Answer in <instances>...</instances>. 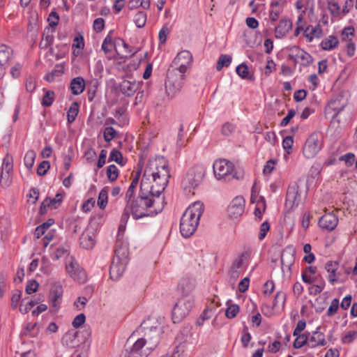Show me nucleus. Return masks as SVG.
Instances as JSON below:
<instances>
[{
    "label": "nucleus",
    "instance_id": "obj_8",
    "mask_svg": "<svg viewBox=\"0 0 357 357\" xmlns=\"http://www.w3.org/2000/svg\"><path fill=\"white\" fill-rule=\"evenodd\" d=\"M321 149L320 135L314 132L306 139L303 147V153L306 158H312L319 153Z\"/></svg>",
    "mask_w": 357,
    "mask_h": 357
},
{
    "label": "nucleus",
    "instance_id": "obj_59",
    "mask_svg": "<svg viewBox=\"0 0 357 357\" xmlns=\"http://www.w3.org/2000/svg\"><path fill=\"white\" fill-rule=\"evenodd\" d=\"M38 286L39 284L36 280H30L26 286L25 291L26 294H31L37 291Z\"/></svg>",
    "mask_w": 357,
    "mask_h": 357
},
{
    "label": "nucleus",
    "instance_id": "obj_33",
    "mask_svg": "<svg viewBox=\"0 0 357 357\" xmlns=\"http://www.w3.org/2000/svg\"><path fill=\"white\" fill-rule=\"evenodd\" d=\"M113 48H116V44L112 40L111 32L105 38L102 44V50L105 54L109 53L112 51Z\"/></svg>",
    "mask_w": 357,
    "mask_h": 357
},
{
    "label": "nucleus",
    "instance_id": "obj_12",
    "mask_svg": "<svg viewBox=\"0 0 357 357\" xmlns=\"http://www.w3.org/2000/svg\"><path fill=\"white\" fill-rule=\"evenodd\" d=\"M66 269L73 280L80 284H84L86 282V273L77 261L71 260L68 264H66Z\"/></svg>",
    "mask_w": 357,
    "mask_h": 357
},
{
    "label": "nucleus",
    "instance_id": "obj_17",
    "mask_svg": "<svg viewBox=\"0 0 357 357\" xmlns=\"http://www.w3.org/2000/svg\"><path fill=\"white\" fill-rule=\"evenodd\" d=\"M205 168L203 165H197L190 168L187 174L189 183L192 185H197L205 175Z\"/></svg>",
    "mask_w": 357,
    "mask_h": 357
},
{
    "label": "nucleus",
    "instance_id": "obj_39",
    "mask_svg": "<svg viewBox=\"0 0 357 357\" xmlns=\"http://www.w3.org/2000/svg\"><path fill=\"white\" fill-rule=\"evenodd\" d=\"M296 338L294 342V347L296 349L301 348L305 344H307L309 347V336H307L305 333L298 334L296 335Z\"/></svg>",
    "mask_w": 357,
    "mask_h": 357
},
{
    "label": "nucleus",
    "instance_id": "obj_11",
    "mask_svg": "<svg viewBox=\"0 0 357 357\" xmlns=\"http://www.w3.org/2000/svg\"><path fill=\"white\" fill-rule=\"evenodd\" d=\"M347 102L342 96L333 98L325 108V114L334 119L347 106Z\"/></svg>",
    "mask_w": 357,
    "mask_h": 357
},
{
    "label": "nucleus",
    "instance_id": "obj_29",
    "mask_svg": "<svg viewBox=\"0 0 357 357\" xmlns=\"http://www.w3.org/2000/svg\"><path fill=\"white\" fill-rule=\"evenodd\" d=\"M70 88L73 95L81 94L85 89V81L82 77L73 78L70 82Z\"/></svg>",
    "mask_w": 357,
    "mask_h": 357
},
{
    "label": "nucleus",
    "instance_id": "obj_31",
    "mask_svg": "<svg viewBox=\"0 0 357 357\" xmlns=\"http://www.w3.org/2000/svg\"><path fill=\"white\" fill-rule=\"evenodd\" d=\"M338 43L339 41L337 37L334 36H329L321 41V46L324 50H332L337 46Z\"/></svg>",
    "mask_w": 357,
    "mask_h": 357
},
{
    "label": "nucleus",
    "instance_id": "obj_57",
    "mask_svg": "<svg viewBox=\"0 0 357 357\" xmlns=\"http://www.w3.org/2000/svg\"><path fill=\"white\" fill-rule=\"evenodd\" d=\"M275 284L273 280H268L264 284L263 293L265 296H270L274 291Z\"/></svg>",
    "mask_w": 357,
    "mask_h": 357
},
{
    "label": "nucleus",
    "instance_id": "obj_30",
    "mask_svg": "<svg viewBox=\"0 0 357 357\" xmlns=\"http://www.w3.org/2000/svg\"><path fill=\"white\" fill-rule=\"evenodd\" d=\"M139 177H140V172H136V174L132 178L131 183H130V185L126 192V194L125 199H126V202H128V201L135 198L134 195L135 193V190L137 188V186L139 181Z\"/></svg>",
    "mask_w": 357,
    "mask_h": 357
},
{
    "label": "nucleus",
    "instance_id": "obj_21",
    "mask_svg": "<svg viewBox=\"0 0 357 357\" xmlns=\"http://www.w3.org/2000/svg\"><path fill=\"white\" fill-rule=\"evenodd\" d=\"M63 200V196L57 193L55 197L51 199L50 197L45 198L42 202L40 207V213L41 215L45 214L48 208L56 209L59 207Z\"/></svg>",
    "mask_w": 357,
    "mask_h": 357
},
{
    "label": "nucleus",
    "instance_id": "obj_41",
    "mask_svg": "<svg viewBox=\"0 0 357 357\" xmlns=\"http://www.w3.org/2000/svg\"><path fill=\"white\" fill-rule=\"evenodd\" d=\"M147 15L143 11L137 12L134 17V22L138 28H143L146 22Z\"/></svg>",
    "mask_w": 357,
    "mask_h": 357
},
{
    "label": "nucleus",
    "instance_id": "obj_53",
    "mask_svg": "<svg viewBox=\"0 0 357 357\" xmlns=\"http://www.w3.org/2000/svg\"><path fill=\"white\" fill-rule=\"evenodd\" d=\"M50 167V165L49 161L43 160L38 165L37 167V174L40 176H43L47 173Z\"/></svg>",
    "mask_w": 357,
    "mask_h": 357
},
{
    "label": "nucleus",
    "instance_id": "obj_52",
    "mask_svg": "<svg viewBox=\"0 0 357 357\" xmlns=\"http://www.w3.org/2000/svg\"><path fill=\"white\" fill-rule=\"evenodd\" d=\"M294 139L291 136H287L282 140L283 149L287 153H290L292 149Z\"/></svg>",
    "mask_w": 357,
    "mask_h": 357
},
{
    "label": "nucleus",
    "instance_id": "obj_44",
    "mask_svg": "<svg viewBox=\"0 0 357 357\" xmlns=\"http://www.w3.org/2000/svg\"><path fill=\"white\" fill-rule=\"evenodd\" d=\"M25 302V299L22 300V303ZM38 303V301L37 300H30L28 301L25 304L21 303L20 306V311L22 314L27 313L33 306L37 305Z\"/></svg>",
    "mask_w": 357,
    "mask_h": 357
},
{
    "label": "nucleus",
    "instance_id": "obj_63",
    "mask_svg": "<svg viewBox=\"0 0 357 357\" xmlns=\"http://www.w3.org/2000/svg\"><path fill=\"white\" fill-rule=\"evenodd\" d=\"M340 160H344L346 165L348 167L351 166L354 164L355 160V155L352 153H347L340 158Z\"/></svg>",
    "mask_w": 357,
    "mask_h": 357
},
{
    "label": "nucleus",
    "instance_id": "obj_34",
    "mask_svg": "<svg viewBox=\"0 0 357 357\" xmlns=\"http://www.w3.org/2000/svg\"><path fill=\"white\" fill-rule=\"evenodd\" d=\"M107 200H108V188L105 187L103 188L98 195V206L101 209H104L107 204Z\"/></svg>",
    "mask_w": 357,
    "mask_h": 357
},
{
    "label": "nucleus",
    "instance_id": "obj_27",
    "mask_svg": "<svg viewBox=\"0 0 357 357\" xmlns=\"http://www.w3.org/2000/svg\"><path fill=\"white\" fill-rule=\"evenodd\" d=\"M79 243L83 248L91 249L95 245L93 232L89 229L84 230L79 238Z\"/></svg>",
    "mask_w": 357,
    "mask_h": 357
},
{
    "label": "nucleus",
    "instance_id": "obj_24",
    "mask_svg": "<svg viewBox=\"0 0 357 357\" xmlns=\"http://www.w3.org/2000/svg\"><path fill=\"white\" fill-rule=\"evenodd\" d=\"M338 263L329 261L325 265V269L328 273V280L331 284H334L338 280L340 273L337 272Z\"/></svg>",
    "mask_w": 357,
    "mask_h": 357
},
{
    "label": "nucleus",
    "instance_id": "obj_6",
    "mask_svg": "<svg viewBox=\"0 0 357 357\" xmlns=\"http://www.w3.org/2000/svg\"><path fill=\"white\" fill-rule=\"evenodd\" d=\"M193 305L194 299L191 296L180 298L172 310V319L174 322H179L188 315Z\"/></svg>",
    "mask_w": 357,
    "mask_h": 357
},
{
    "label": "nucleus",
    "instance_id": "obj_14",
    "mask_svg": "<svg viewBox=\"0 0 357 357\" xmlns=\"http://www.w3.org/2000/svg\"><path fill=\"white\" fill-rule=\"evenodd\" d=\"M63 294V289L61 284L54 283L52 285L49 299L51 306L53 308L52 311L56 312L59 309L62 301Z\"/></svg>",
    "mask_w": 357,
    "mask_h": 357
},
{
    "label": "nucleus",
    "instance_id": "obj_5",
    "mask_svg": "<svg viewBox=\"0 0 357 357\" xmlns=\"http://www.w3.org/2000/svg\"><path fill=\"white\" fill-rule=\"evenodd\" d=\"M185 74L177 70L169 69L165 81L166 93L169 97L173 98L179 93L184 85Z\"/></svg>",
    "mask_w": 357,
    "mask_h": 357
},
{
    "label": "nucleus",
    "instance_id": "obj_25",
    "mask_svg": "<svg viewBox=\"0 0 357 357\" xmlns=\"http://www.w3.org/2000/svg\"><path fill=\"white\" fill-rule=\"evenodd\" d=\"M292 27L291 21L286 18H282L279 21L277 26L275 28V36L276 38H282Z\"/></svg>",
    "mask_w": 357,
    "mask_h": 357
},
{
    "label": "nucleus",
    "instance_id": "obj_61",
    "mask_svg": "<svg viewBox=\"0 0 357 357\" xmlns=\"http://www.w3.org/2000/svg\"><path fill=\"white\" fill-rule=\"evenodd\" d=\"M270 229V225L267 221L264 222L260 227V231L259 234V239L263 240L266 236L267 232Z\"/></svg>",
    "mask_w": 357,
    "mask_h": 357
},
{
    "label": "nucleus",
    "instance_id": "obj_7",
    "mask_svg": "<svg viewBox=\"0 0 357 357\" xmlns=\"http://www.w3.org/2000/svg\"><path fill=\"white\" fill-rule=\"evenodd\" d=\"M13 158L11 155L7 153L3 159L1 172L0 174V185L3 188L8 187L13 178Z\"/></svg>",
    "mask_w": 357,
    "mask_h": 357
},
{
    "label": "nucleus",
    "instance_id": "obj_38",
    "mask_svg": "<svg viewBox=\"0 0 357 357\" xmlns=\"http://www.w3.org/2000/svg\"><path fill=\"white\" fill-rule=\"evenodd\" d=\"M106 174L109 181H115L119 175V171L114 165H110L107 167Z\"/></svg>",
    "mask_w": 357,
    "mask_h": 357
},
{
    "label": "nucleus",
    "instance_id": "obj_64",
    "mask_svg": "<svg viewBox=\"0 0 357 357\" xmlns=\"http://www.w3.org/2000/svg\"><path fill=\"white\" fill-rule=\"evenodd\" d=\"M282 8H271L269 11V18L271 22H275L278 20L280 15L282 13Z\"/></svg>",
    "mask_w": 357,
    "mask_h": 357
},
{
    "label": "nucleus",
    "instance_id": "obj_45",
    "mask_svg": "<svg viewBox=\"0 0 357 357\" xmlns=\"http://www.w3.org/2000/svg\"><path fill=\"white\" fill-rule=\"evenodd\" d=\"M339 307H340L339 299H337V298L333 299L331 303V305H330L329 307L328 308L327 312L326 313V316H328L329 317L334 316L337 313V312L339 309Z\"/></svg>",
    "mask_w": 357,
    "mask_h": 357
},
{
    "label": "nucleus",
    "instance_id": "obj_62",
    "mask_svg": "<svg viewBox=\"0 0 357 357\" xmlns=\"http://www.w3.org/2000/svg\"><path fill=\"white\" fill-rule=\"evenodd\" d=\"M93 29L96 32H101L105 28V20L103 18L98 17L93 21Z\"/></svg>",
    "mask_w": 357,
    "mask_h": 357
},
{
    "label": "nucleus",
    "instance_id": "obj_13",
    "mask_svg": "<svg viewBox=\"0 0 357 357\" xmlns=\"http://www.w3.org/2000/svg\"><path fill=\"white\" fill-rule=\"evenodd\" d=\"M245 201L242 196H237L232 199L227 208L228 215L231 219L241 217L245 210Z\"/></svg>",
    "mask_w": 357,
    "mask_h": 357
},
{
    "label": "nucleus",
    "instance_id": "obj_26",
    "mask_svg": "<svg viewBox=\"0 0 357 357\" xmlns=\"http://www.w3.org/2000/svg\"><path fill=\"white\" fill-rule=\"evenodd\" d=\"M195 286V281L194 279L189 277H183L181 279L178 289L185 296H189L188 294L191 293Z\"/></svg>",
    "mask_w": 357,
    "mask_h": 357
},
{
    "label": "nucleus",
    "instance_id": "obj_50",
    "mask_svg": "<svg viewBox=\"0 0 357 357\" xmlns=\"http://www.w3.org/2000/svg\"><path fill=\"white\" fill-rule=\"evenodd\" d=\"M119 42H120L123 47L125 48L126 55H125V58H130L134 56L137 52L138 50H134L132 47L129 46L121 38L117 39Z\"/></svg>",
    "mask_w": 357,
    "mask_h": 357
},
{
    "label": "nucleus",
    "instance_id": "obj_2",
    "mask_svg": "<svg viewBox=\"0 0 357 357\" xmlns=\"http://www.w3.org/2000/svg\"><path fill=\"white\" fill-rule=\"evenodd\" d=\"M160 330L157 326L148 327L146 322L129 337L127 344L133 342L131 347H127L124 357H147L160 342Z\"/></svg>",
    "mask_w": 357,
    "mask_h": 357
},
{
    "label": "nucleus",
    "instance_id": "obj_3",
    "mask_svg": "<svg viewBox=\"0 0 357 357\" xmlns=\"http://www.w3.org/2000/svg\"><path fill=\"white\" fill-rule=\"evenodd\" d=\"M204 212V204L195 202L183 213L180 222V232L185 238L191 236L196 231L200 217Z\"/></svg>",
    "mask_w": 357,
    "mask_h": 357
},
{
    "label": "nucleus",
    "instance_id": "obj_55",
    "mask_svg": "<svg viewBox=\"0 0 357 357\" xmlns=\"http://www.w3.org/2000/svg\"><path fill=\"white\" fill-rule=\"evenodd\" d=\"M36 86V80L33 77H29L25 82L26 90L28 92L32 93Z\"/></svg>",
    "mask_w": 357,
    "mask_h": 357
},
{
    "label": "nucleus",
    "instance_id": "obj_10",
    "mask_svg": "<svg viewBox=\"0 0 357 357\" xmlns=\"http://www.w3.org/2000/svg\"><path fill=\"white\" fill-rule=\"evenodd\" d=\"M192 62V56L188 50H183L178 53L172 62V70H177L181 73L185 74L190 68Z\"/></svg>",
    "mask_w": 357,
    "mask_h": 357
},
{
    "label": "nucleus",
    "instance_id": "obj_36",
    "mask_svg": "<svg viewBox=\"0 0 357 357\" xmlns=\"http://www.w3.org/2000/svg\"><path fill=\"white\" fill-rule=\"evenodd\" d=\"M109 161H114L121 166H123L126 164L122 153L115 149L110 152Z\"/></svg>",
    "mask_w": 357,
    "mask_h": 357
},
{
    "label": "nucleus",
    "instance_id": "obj_1",
    "mask_svg": "<svg viewBox=\"0 0 357 357\" xmlns=\"http://www.w3.org/2000/svg\"><path fill=\"white\" fill-rule=\"evenodd\" d=\"M170 177L168 164L163 158L151 161L144 169L141 180L140 189L137 197L126 202L135 220L153 217L164 208L162 195Z\"/></svg>",
    "mask_w": 357,
    "mask_h": 357
},
{
    "label": "nucleus",
    "instance_id": "obj_43",
    "mask_svg": "<svg viewBox=\"0 0 357 357\" xmlns=\"http://www.w3.org/2000/svg\"><path fill=\"white\" fill-rule=\"evenodd\" d=\"M55 98V93L53 91L47 90L42 100V105L44 107H50L52 105Z\"/></svg>",
    "mask_w": 357,
    "mask_h": 357
},
{
    "label": "nucleus",
    "instance_id": "obj_58",
    "mask_svg": "<svg viewBox=\"0 0 357 357\" xmlns=\"http://www.w3.org/2000/svg\"><path fill=\"white\" fill-rule=\"evenodd\" d=\"M85 321H86V317L84 314L82 313V314H78L77 316H76L74 318V319L72 322V325L75 328H78L82 324H84Z\"/></svg>",
    "mask_w": 357,
    "mask_h": 357
},
{
    "label": "nucleus",
    "instance_id": "obj_35",
    "mask_svg": "<svg viewBox=\"0 0 357 357\" xmlns=\"http://www.w3.org/2000/svg\"><path fill=\"white\" fill-rule=\"evenodd\" d=\"M236 72L242 79H248L250 80L253 79V76L250 75L248 68L244 63L238 65L236 68Z\"/></svg>",
    "mask_w": 357,
    "mask_h": 357
},
{
    "label": "nucleus",
    "instance_id": "obj_56",
    "mask_svg": "<svg viewBox=\"0 0 357 357\" xmlns=\"http://www.w3.org/2000/svg\"><path fill=\"white\" fill-rule=\"evenodd\" d=\"M286 300V294L283 291H278L273 300V307H277L278 304L284 305Z\"/></svg>",
    "mask_w": 357,
    "mask_h": 357
},
{
    "label": "nucleus",
    "instance_id": "obj_48",
    "mask_svg": "<svg viewBox=\"0 0 357 357\" xmlns=\"http://www.w3.org/2000/svg\"><path fill=\"white\" fill-rule=\"evenodd\" d=\"M123 273V269L120 270L117 264L112 262L109 268L110 278L112 280H117Z\"/></svg>",
    "mask_w": 357,
    "mask_h": 357
},
{
    "label": "nucleus",
    "instance_id": "obj_42",
    "mask_svg": "<svg viewBox=\"0 0 357 357\" xmlns=\"http://www.w3.org/2000/svg\"><path fill=\"white\" fill-rule=\"evenodd\" d=\"M327 7L333 17H338L341 15V9L338 3L330 1L328 2Z\"/></svg>",
    "mask_w": 357,
    "mask_h": 357
},
{
    "label": "nucleus",
    "instance_id": "obj_4",
    "mask_svg": "<svg viewBox=\"0 0 357 357\" xmlns=\"http://www.w3.org/2000/svg\"><path fill=\"white\" fill-rule=\"evenodd\" d=\"M213 168L215 176L218 180H230L231 178L239 180L243 178L241 173L234 172L232 162L225 159L215 160L213 163Z\"/></svg>",
    "mask_w": 357,
    "mask_h": 357
},
{
    "label": "nucleus",
    "instance_id": "obj_15",
    "mask_svg": "<svg viewBox=\"0 0 357 357\" xmlns=\"http://www.w3.org/2000/svg\"><path fill=\"white\" fill-rule=\"evenodd\" d=\"M301 201V195L298 192V186L294 183L289 186L286 195L285 205L289 208L297 206Z\"/></svg>",
    "mask_w": 357,
    "mask_h": 357
},
{
    "label": "nucleus",
    "instance_id": "obj_46",
    "mask_svg": "<svg viewBox=\"0 0 357 357\" xmlns=\"http://www.w3.org/2000/svg\"><path fill=\"white\" fill-rule=\"evenodd\" d=\"M117 132L111 126L106 127L103 131L104 139L107 142H111L116 136Z\"/></svg>",
    "mask_w": 357,
    "mask_h": 357
},
{
    "label": "nucleus",
    "instance_id": "obj_51",
    "mask_svg": "<svg viewBox=\"0 0 357 357\" xmlns=\"http://www.w3.org/2000/svg\"><path fill=\"white\" fill-rule=\"evenodd\" d=\"M357 337V331H350L345 333L342 337V342L344 344H349Z\"/></svg>",
    "mask_w": 357,
    "mask_h": 357
},
{
    "label": "nucleus",
    "instance_id": "obj_22",
    "mask_svg": "<svg viewBox=\"0 0 357 357\" xmlns=\"http://www.w3.org/2000/svg\"><path fill=\"white\" fill-rule=\"evenodd\" d=\"M13 59V50L5 44L0 45V68H6Z\"/></svg>",
    "mask_w": 357,
    "mask_h": 357
},
{
    "label": "nucleus",
    "instance_id": "obj_32",
    "mask_svg": "<svg viewBox=\"0 0 357 357\" xmlns=\"http://www.w3.org/2000/svg\"><path fill=\"white\" fill-rule=\"evenodd\" d=\"M79 113V104L77 102H73L68 112H67V121L69 124L73 123Z\"/></svg>",
    "mask_w": 357,
    "mask_h": 357
},
{
    "label": "nucleus",
    "instance_id": "obj_60",
    "mask_svg": "<svg viewBox=\"0 0 357 357\" xmlns=\"http://www.w3.org/2000/svg\"><path fill=\"white\" fill-rule=\"evenodd\" d=\"M59 20V16L56 12L50 13L47 19L50 27L54 28L58 24Z\"/></svg>",
    "mask_w": 357,
    "mask_h": 357
},
{
    "label": "nucleus",
    "instance_id": "obj_23",
    "mask_svg": "<svg viewBox=\"0 0 357 357\" xmlns=\"http://www.w3.org/2000/svg\"><path fill=\"white\" fill-rule=\"evenodd\" d=\"M319 327L317 328L309 337V347L315 348L317 347H324L327 344L325 335L324 333L319 331Z\"/></svg>",
    "mask_w": 357,
    "mask_h": 357
},
{
    "label": "nucleus",
    "instance_id": "obj_16",
    "mask_svg": "<svg viewBox=\"0 0 357 357\" xmlns=\"http://www.w3.org/2000/svg\"><path fill=\"white\" fill-rule=\"evenodd\" d=\"M140 83L132 79H123L119 86V90L125 96H132L139 89Z\"/></svg>",
    "mask_w": 357,
    "mask_h": 357
},
{
    "label": "nucleus",
    "instance_id": "obj_40",
    "mask_svg": "<svg viewBox=\"0 0 357 357\" xmlns=\"http://www.w3.org/2000/svg\"><path fill=\"white\" fill-rule=\"evenodd\" d=\"M36 153L33 150L28 151L24 158V165L28 169H31L34 165Z\"/></svg>",
    "mask_w": 357,
    "mask_h": 357
},
{
    "label": "nucleus",
    "instance_id": "obj_20",
    "mask_svg": "<svg viewBox=\"0 0 357 357\" xmlns=\"http://www.w3.org/2000/svg\"><path fill=\"white\" fill-rule=\"evenodd\" d=\"M338 218L333 213L324 214L319 218V225L322 229L327 231L333 230L337 225Z\"/></svg>",
    "mask_w": 357,
    "mask_h": 357
},
{
    "label": "nucleus",
    "instance_id": "obj_49",
    "mask_svg": "<svg viewBox=\"0 0 357 357\" xmlns=\"http://www.w3.org/2000/svg\"><path fill=\"white\" fill-rule=\"evenodd\" d=\"M239 312V307L238 305L233 304L227 307L225 315L229 319L234 318Z\"/></svg>",
    "mask_w": 357,
    "mask_h": 357
},
{
    "label": "nucleus",
    "instance_id": "obj_19",
    "mask_svg": "<svg viewBox=\"0 0 357 357\" xmlns=\"http://www.w3.org/2000/svg\"><path fill=\"white\" fill-rule=\"evenodd\" d=\"M61 342L67 347H77L82 343L79 338V331L75 329L69 330L63 335Z\"/></svg>",
    "mask_w": 357,
    "mask_h": 357
},
{
    "label": "nucleus",
    "instance_id": "obj_54",
    "mask_svg": "<svg viewBox=\"0 0 357 357\" xmlns=\"http://www.w3.org/2000/svg\"><path fill=\"white\" fill-rule=\"evenodd\" d=\"M234 130L235 126L232 123L227 122L223 124L221 129V132L225 136H229L234 132Z\"/></svg>",
    "mask_w": 357,
    "mask_h": 357
},
{
    "label": "nucleus",
    "instance_id": "obj_28",
    "mask_svg": "<svg viewBox=\"0 0 357 357\" xmlns=\"http://www.w3.org/2000/svg\"><path fill=\"white\" fill-rule=\"evenodd\" d=\"M243 256H240L235 259L229 270L230 278L234 281L236 280L241 273V268L243 263Z\"/></svg>",
    "mask_w": 357,
    "mask_h": 357
},
{
    "label": "nucleus",
    "instance_id": "obj_47",
    "mask_svg": "<svg viewBox=\"0 0 357 357\" xmlns=\"http://www.w3.org/2000/svg\"><path fill=\"white\" fill-rule=\"evenodd\" d=\"M325 287V282L323 280H320L319 284H313L309 287V294L310 295L316 296L320 294Z\"/></svg>",
    "mask_w": 357,
    "mask_h": 357
},
{
    "label": "nucleus",
    "instance_id": "obj_9",
    "mask_svg": "<svg viewBox=\"0 0 357 357\" xmlns=\"http://www.w3.org/2000/svg\"><path fill=\"white\" fill-rule=\"evenodd\" d=\"M288 50V59L295 63H298L303 66H309L313 62L312 56L298 46L290 47Z\"/></svg>",
    "mask_w": 357,
    "mask_h": 357
},
{
    "label": "nucleus",
    "instance_id": "obj_18",
    "mask_svg": "<svg viewBox=\"0 0 357 357\" xmlns=\"http://www.w3.org/2000/svg\"><path fill=\"white\" fill-rule=\"evenodd\" d=\"M295 250L292 247H287L281 255V268L282 271H290L295 261Z\"/></svg>",
    "mask_w": 357,
    "mask_h": 357
},
{
    "label": "nucleus",
    "instance_id": "obj_37",
    "mask_svg": "<svg viewBox=\"0 0 357 357\" xmlns=\"http://www.w3.org/2000/svg\"><path fill=\"white\" fill-rule=\"evenodd\" d=\"M231 56L227 54H221L216 65L217 70L220 71L223 67H228L231 62Z\"/></svg>",
    "mask_w": 357,
    "mask_h": 357
}]
</instances>
